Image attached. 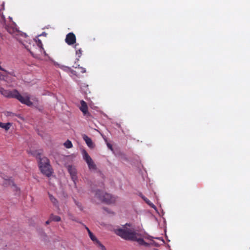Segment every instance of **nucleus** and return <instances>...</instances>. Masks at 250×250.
Listing matches in <instances>:
<instances>
[{"label": "nucleus", "instance_id": "obj_1", "mask_svg": "<svg viewBox=\"0 0 250 250\" xmlns=\"http://www.w3.org/2000/svg\"><path fill=\"white\" fill-rule=\"evenodd\" d=\"M114 233L125 240L137 242L140 245L148 247L149 245L146 242L141 234L137 232L134 227L130 223H126L122 227L115 229Z\"/></svg>", "mask_w": 250, "mask_h": 250}, {"label": "nucleus", "instance_id": "obj_23", "mask_svg": "<svg viewBox=\"0 0 250 250\" xmlns=\"http://www.w3.org/2000/svg\"><path fill=\"white\" fill-rule=\"evenodd\" d=\"M75 202L76 204V205L80 208H81V205L79 204L78 202H77L75 200Z\"/></svg>", "mask_w": 250, "mask_h": 250}, {"label": "nucleus", "instance_id": "obj_29", "mask_svg": "<svg viewBox=\"0 0 250 250\" xmlns=\"http://www.w3.org/2000/svg\"><path fill=\"white\" fill-rule=\"evenodd\" d=\"M0 37L1 38H2V34L0 32Z\"/></svg>", "mask_w": 250, "mask_h": 250}, {"label": "nucleus", "instance_id": "obj_16", "mask_svg": "<svg viewBox=\"0 0 250 250\" xmlns=\"http://www.w3.org/2000/svg\"><path fill=\"white\" fill-rule=\"evenodd\" d=\"M83 115L84 116H85V119L87 121H93V119H94V117L92 115V114L88 111H87L86 112L84 113V114H83Z\"/></svg>", "mask_w": 250, "mask_h": 250}, {"label": "nucleus", "instance_id": "obj_13", "mask_svg": "<svg viewBox=\"0 0 250 250\" xmlns=\"http://www.w3.org/2000/svg\"><path fill=\"white\" fill-rule=\"evenodd\" d=\"M142 199L145 201V202L148 204L151 208L156 209V206L150 201H149L147 198L145 197L144 196H141Z\"/></svg>", "mask_w": 250, "mask_h": 250}, {"label": "nucleus", "instance_id": "obj_18", "mask_svg": "<svg viewBox=\"0 0 250 250\" xmlns=\"http://www.w3.org/2000/svg\"><path fill=\"white\" fill-rule=\"evenodd\" d=\"M50 221L59 222L61 220V218L60 216L57 215H54L53 214H51L50 217Z\"/></svg>", "mask_w": 250, "mask_h": 250}, {"label": "nucleus", "instance_id": "obj_7", "mask_svg": "<svg viewBox=\"0 0 250 250\" xmlns=\"http://www.w3.org/2000/svg\"><path fill=\"white\" fill-rule=\"evenodd\" d=\"M65 41L69 45L74 44L76 42V36L72 32L69 33L66 36Z\"/></svg>", "mask_w": 250, "mask_h": 250}, {"label": "nucleus", "instance_id": "obj_21", "mask_svg": "<svg viewBox=\"0 0 250 250\" xmlns=\"http://www.w3.org/2000/svg\"><path fill=\"white\" fill-rule=\"evenodd\" d=\"M64 146L65 147L67 148H70L72 147L73 145H72V144L71 143V142L69 140H67L64 143Z\"/></svg>", "mask_w": 250, "mask_h": 250}, {"label": "nucleus", "instance_id": "obj_26", "mask_svg": "<svg viewBox=\"0 0 250 250\" xmlns=\"http://www.w3.org/2000/svg\"><path fill=\"white\" fill-rule=\"evenodd\" d=\"M51 221H50V219H49V220H47V221H46L45 222V224L46 225H48L49 224L50 222H51Z\"/></svg>", "mask_w": 250, "mask_h": 250}, {"label": "nucleus", "instance_id": "obj_10", "mask_svg": "<svg viewBox=\"0 0 250 250\" xmlns=\"http://www.w3.org/2000/svg\"><path fill=\"white\" fill-rule=\"evenodd\" d=\"M75 68V70H71V72L72 74L77 76H79L81 73H83L86 72L85 69L83 67L80 66L79 65H78V67H76Z\"/></svg>", "mask_w": 250, "mask_h": 250}, {"label": "nucleus", "instance_id": "obj_19", "mask_svg": "<svg viewBox=\"0 0 250 250\" xmlns=\"http://www.w3.org/2000/svg\"><path fill=\"white\" fill-rule=\"evenodd\" d=\"M78 46H79V44L76 43L75 44L74 48L76 50V54L78 55L79 57H80L82 55V51L81 48H79L78 47Z\"/></svg>", "mask_w": 250, "mask_h": 250}, {"label": "nucleus", "instance_id": "obj_17", "mask_svg": "<svg viewBox=\"0 0 250 250\" xmlns=\"http://www.w3.org/2000/svg\"><path fill=\"white\" fill-rule=\"evenodd\" d=\"M5 28L11 34H14L16 31L15 28L7 25H5Z\"/></svg>", "mask_w": 250, "mask_h": 250}, {"label": "nucleus", "instance_id": "obj_4", "mask_svg": "<svg viewBox=\"0 0 250 250\" xmlns=\"http://www.w3.org/2000/svg\"><path fill=\"white\" fill-rule=\"evenodd\" d=\"M27 49L33 57L35 58H39L40 56L42 54L46 55V52L43 47L42 43L39 39L35 40L33 44V46H30V47L27 48Z\"/></svg>", "mask_w": 250, "mask_h": 250}, {"label": "nucleus", "instance_id": "obj_9", "mask_svg": "<svg viewBox=\"0 0 250 250\" xmlns=\"http://www.w3.org/2000/svg\"><path fill=\"white\" fill-rule=\"evenodd\" d=\"M84 160L87 164L90 170H95L96 168V166L94 164V162L91 159V157H83Z\"/></svg>", "mask_w": 250, "mask_h": 250}, {"label": "nucleus", "instance_id": "obj_2", "mask_svg": "<svg viewBox=\"0 0 250 250\" xmlns=\"http://www.w3.org/2000/svg\"><path fill=\"white\" fill-rule=\"evenodd\" d=\"M0 93L5 97L16 99L22 104L29 106L33 105V103L30 100V96L27 93L21 95L17 89L9 90L2 87H0Z\"/></svg>", "mask_w": 250, "mask_h": 250}, {"label": "nucleus", "instance_id": "obj_6", "mask_svg": "<svg viewBox=\"0 0 250 250\" xmlns=\"http://www.w3.org/2000/svg\"><path fill=\"white\" fill-rule=\"evenodd\" d=\"M0 70L3 71V73L2 74L3 80L7 83H11L14 81V78L16 77V75L13 70L8 72L2 68L0 65Z\"/></svg>", "mask_w": 250, "mask_h": 250}, {"label": "nucleus", "instance_id": "obj_12", "mask_svg": "<svg viewBox=\"0 0 250 250\" xmlns=\"http://www.w3.org/2000/svg\"><path fill=\"white\" fill-rule=\"evenodd\" d=\"M81 106L80 107V110L83 114L88 111V106L87 104L83 100L81 101Z\"/></svg>", "mask_w": 250, "mask_h": 250}, {"label": "nucleus", "instance_id": "obj_8", "mask_svg": "<svg viewBox=\"0 0 250 250\" xmlns=\"http://www.w3.org/2000/svg\"><path fill=\"white\" fill-rule=\"evenodd\" d=\"M67 167L72 180L74 182H75L77 179V171L75 167L70 165L68 166Z\"/></svg>", "mask_w": 250, "mask_h": 250}, {"label": "nucleus", "instance_id": "obj_25", "mask_svg": "<svg viewBox=\"0 0 250 250\" xmlns=\"http://www.w3.org/2000/svg\"><path fill=\"white\" fill-rule=\"evenodd\" d=\"M83 153L84 155V156H85V157L89 156L87 153L85 151H83Z\"/></svg>", "mask_w": 250, "mask_h": 250}, {"label": "nucleus", "instance_id": "obj_5", "mask_svg": "<svg viewBox=\"0 0 250 250\" xmlns=\"http://www.w3.org/2000/svg\"><path fill=\"white\" fill-rule=\"evenodd\" d=\"M95 197L100 201L104 202L107 204L114 203L116 201V198L115 197L103 190H96Z\"/></svg>", "mask_w": 250, "mask_h": 250}, {"label": "nucleus", "instance_id": "obj_15", "mask_svg": "<svg viewBox=\"0 0 250 250\" xmlns=\"http://www.w3.org/2000/svg\"><path fill=\"white\" fill-rule=\"evenodd\" d=\"M49 194V197L51 201V202L53 204V205L57 207H58V201L52 195L50 194Z\"/></svg>", "mask_w": 250, "mask_h": 250}, {"label": "nucleus", "instance_id": "obj_3", "mask_svg": "<svg viewBox=\"0 0 250 250\" xmlns=\"http://www.w3.org/2000/svg\"><path fill=\"white\" fill-rule=\"evenodd\" d=\"M39 167L41 172L46 176L49 177L53 172L47 157H39Z\"/></svg>", "mask_w": 250, "mask_h": 250}, {"label": "nucleus", "instance_id": "obj_20", "mask_svg": "<svg viewBox=\"0 0 250 250\" xmlns=\"http://www.w3.org/2000/svg\"><path fill=\"white\" fill-rule=\"evenodd\" d=\"M90 239L94 242H96L97 243L101 245L100 241L96 238V236L91 232L89 231L88 234Z\"/></svg>", "mask_w": 250, "mask_h": 250}, {"label": "nucleus", "instance_id": "obj_28", "mask_svg": "<svg viewBox=\"0 0 250 250\" xmlns=\"http://www.w3.org/2000/svg\"><path fill=\"white\" fill-rule=\"evenodd\" d=\"M42 152H39V153H38V155H42Z\"/></svg>", "mask_w": 250, "mask_h": 250}, {"label": "nucleus", "instance_id": "obj_27", "mask_svg": "<svg viewBox=\"0 0 250 250\" xmlns=\"http://www.w3.org/2000/svg\"><path fill=\"white\" fill-rule=\"evenodd\" d=\"M86 229L88 232V234L89 233V231H90V230H89V229L87 228V227H86Z\"/></svg>", "mask_w": 250, "mask_h": 250}, {"label": "nucleus", "instance_id": "obj_24", "mask_svg": "<svg viewBox=\"0 0 250 250\" xmlns=\"http://www.w3.org/2000/svg\"><path fill=\"white\" fill-rule=\"evenodd\" d=\"M107 146L111 150H112V145L111 144H107Z\"/></svg>", "mask_w": 250, "mask_h": 250}, {"label": "nucleus", "instance_id": "obj_14", "mask_svg": "<svg viewBox=\"0 0 250 250\" xmlns=\"http://www.w3.org/2000/svg\"><path fill=\"white\" fill-rule=\"evenodd\" d=\"M11 126V124L10 123H3L0 122V127L7 131Z\"/></svg>", "mask_w": 250, "mask_h": 250}, {"label": "nucleus", "instance_id": "obj_22", "mask_svg": "<svg viewBox=\"0 0 250 250\" xmlns=\"http://www.w3.org/2000/svg\"><path fill=\"white\" fill-rule=\"evenodd\" d=\"M5 19L3 17H1V24L3 25V26H4L5 25Z\"/></svg>", "mask_w": 250, "mask_h": 250}, {"label": "nucleus", "instance_id": "obj_11", "mask_svg": "<svg viewBox=\"0 0 250 250\" xmlns=\"http://www.w3.org/2000/svg\"><path fill=\"white\" fill-rule=\"evenodd\" d=\"M83 138L87 146L90 148H93L94 147V144L93 143L92 140L88 136L85 134L83 135Z\"/></svg>", "mask_w": 250, "mask_h": 250}]
</instances>
